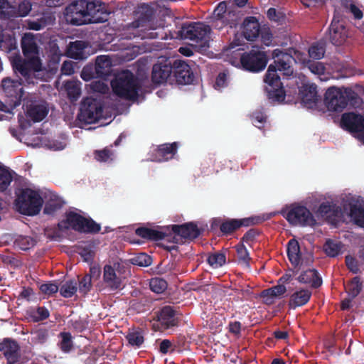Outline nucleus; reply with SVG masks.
Returning <instances> with one entry per match:
<instances>
[{"instance_id":"7","label":"nucleus","mask_w":364,"mask_h":364,"mask_svg":"<svg viewBox=\"0 0 364 364\" xmlns=\"http://www.w3.org/2000/svg\"><path fill=\"white\" fill-rule=\"evenodd\" d=\"M343 210L348 212L353 222L364 228V200L359 196L344 194L341 196Z\"/></svg>"},{"instance_id":"25","label":"nucleus","mask_w":364,"mask_h":364,"mask_svg":"<svg viewBox=\"0 0 364 364\" xmlns=\"http://www.w3.org/2000/svg\"><path fill=\"white\" fill-rule=\"evenodd\" d=\"M177 146L176 143L174 142L173 144H166L161 145L157 149H155L156 151V154L155 156L151 157L150 159L154 161H165L169 160L173 158L176 151Z\"/></svg>"},{"instance_id":"53","label":"nucleus","mask_w":364,"mask_h":364,"mask_svg":"<svg viewBox=\"0 0 364 364\" xmlns=\"http://www.w3.org/2000/svg\"><path fill=\"white\" fill-rule=\"evenodd\" d=\"M60 336L62 338L60 342V348L63 351L68 353L71 350L73 346L71 335L69 333H62Z\"/></svg>"},{"instance_id":"48","label":"nucleus","mask_w":364,"mask_h":364,"mask_svg":"<svg viewBox=\"0 0 364 364\" xmlns=\"http://www.w3.org/2000/svg\"><path fill=\"white\" fill-rule=\"evenodd\" d=\"M150 289L157 294L163 292L167 287V283L161 278H152L150 281Z\"/></svg>"},{"instance_id":"55","label":"nucleus","mask_w":364,"mask_h":364,"mask_svg":"<svg viewBox=\"0 0 364 364\" xmlns=\"http://www.w3.org/2000/svg\"><path fill=\"white\" fill-rule=\"evenodd\" d=\"M90 90L94 92L106 93L109 90L108 86L102 81L95 80L89 85Z\"/></svg>"},{"instance_id":"11","label":"nucleus","mask_w":364,"mask_h":364,"mask_svg":"<svg viewBox=\"0 0 364 364\" xmlns=\"http://www.w3.org/2000/svg\"><path fill=\"white\" fill-rule=\"evenodd\" d=\"M210 27L200 22H194L182 27V35L186 38L196 43H200V46L204 47L208 42V35L210 33Z\"/></svg>"},{"instance_id":"58","label":"nucleus","mask_w":364,"mask_h":364,"mask_svg":"<svg viewBox=\"0 0 364 364\" xmlns=\"http://www.w3.org/2000/svg\"><path fill=\"white\" fill-rule=\"evenodd\" d=\"M267 16L270 20L275 22H282L284 18V14L281 12L277 11V10L274 8H270L268 9Z\"/></svg>"},{"instance_id":"35","label":"nucleus","mask_w":364,"mask_h":364,"mask_svg":"<svg viewBox=\"0 0 364 364\" xmlns=\"http://www.w3.org/2000/svg\"><path fill=\"white\" fill-rule=\"evenodd\" d=\"M235 16V14H232L230 12H227V5L225 2L223 1L218 4L216 9L214 10V17L215 19V26H218L220 23H225L227 20L228 16Z\"/></svg>"},{"instance_id":"18","label":"nucleus","mask_w":364,"mask_h":364,"mask_svg":"<svg viewBox=\"0 0 364 364\" xmlns=\"http://www.w3.org/2000/svg\"><path fill=\"white\" fill-rule=\"evenodd\" d=\"M173 68V73L178 83L190 84L193 80V75L186 62L180 60H175Z\"/></svg>"},{"instance_id":"8","label":"nucleus","mask_w":364,"mask_h":364,"mask_svg":"<svg viewBox=\"0 0 364 364\" xmlns=\"http://www.w3.org/2000/svg\"><path fill=\"white\" fill-rule=\"evenodd\" d=\"M125 265L123 262H115L105 265L103 268V282L113 290L120 289L125 277Z\"/></svg>"},{"instance_id":"21","label":"nucleus","mask_w":364,"mask_h":364,"mask_svg":"<svg viewBox=\"0 0 364 364\" xmlns=\"http://www.w3.org/2000/svg\"><path fill=\"white\" fill-rule=\"evenodd\" d=\"M19 346L17 343L11 339H5L0 344V351H1L9 364H17L18 358Z\"/></svg>"},{"instance_id":"3","label":"nucleus","mask_w":364,"mask_h":364,"mask_svg":"<svg viewBox=\"0 0 364 364\" xmlns=\"http://www.w3.org/2000/svg\"><path fill=\"white\" fill-rule=\"evenodd\" d=\"M111 85L114 93L125 100L135 101L142 94L141 81L129 70L119 73Z\"/></svg>"},{"instance_id":"52","label":"nucleus","mask_w":364,"mask_h":364,"mask_svg":"<svg viewBox=\"0 0 364 364\" xmlns=\"http://www.w3.org/2000/svg\"><path fill=\"white\" fill-rule=\"evenodd\" d=\"M24 140L28 146L33 147L45 146L44 141H46V137L35 135L33 137L25 136Z\"/></svg>"},{"instance_id":"62","label":"nucleus","mask_w":364,"mask_h":364,"mask_svg":"<svg viewBox=\"0 0 364 364\" xmlns=\"http://www.w3.org/2000/svg\"><path fill=\"white\" fill-rule=\"evenodd\" d=\"M61 73L65 75H70L74 73V65L71 61H65L61 68Z\"/></svg>"},{"instance_id":"23","label":"nucleus","mask_w":364,"mask_h":364,"mask_svg":"<svg viewBox=\"0 0 364 364\" xmlns=\"http://www.w3.org/2000/svg\"><path fill=\"white\" fill-rule=\"evenodd\" d=\"M87 18V23H102L107 21L109 12L107 10L104 4L94 3V7L91 9Z\"/></svg>"},{"instance_id":"22","label":"nucleus","mask_w":364,"mask_h":364,"mask_svg":"<svg viewBox=\"0 0 364 364\" xmlns=\"http://www.w3.org/2000/svg\"><path fill=\"white\" fill-rule=\"evenodd\" d=\"M242 33L248 41H254L259 33V24L255 17L250 16L245 19L242 24Z\"/></svg>"},{"instance_id":"30","label":"nucleus","mask_w":364,"mask_h":364,"mask_svg":"<svg viewBox=\"0 0 364 364\" xmlns=\"http://www.w3.org/2000/svg\"><path fill=\"white\" fill-rule=\"evenodd\" d=\"M48 109L45 103L33 105L27 110L28 116L34 122L43 120L48 114Z\"/></svg>"},{"instance_id":"59","label":"nucleus","mask_w":364,"mask_h":364,"mask_svg":"<svg viewBox=\"0 0 364 364\" xmlns=\"http://www.w3.org/2000/svg\"><path fill=\"white\" fill-rule=\"evenodd\" d=\"M228 85L227 75L225 73H220L216 78L214 85L215 89L220 90Z\"/></svg>"},{"instance_id":"50","label":"nucleus","mask_w":364,"mask_h":364,"mask_svg":"<svg viewBox=\"0 0 364 364\" xmlns=\"http://www.w3.org/2000/svg\"><path fill=\"white\" fill-rule=\"evenodd\" d=\"M134 264L141 267H148L151 264V257L146 253H140L132 259Z\"/></svg>"},{"instance_id":"31","label":"nucleus","mask_w":364,"mask_h":364,"mask_svg":"<svg viewBox=\"0 0 364 364\" xmlns=\"http://www.w3.org/2000/svg\"><path fill=\"white\" fill-rule=\"evenodd\" d=\"M81 82L78 80L68 81L64 87L68 97L71 101H76L81 94Z\"/></svg>"},{"instance_id":"19","label":"nucleus","mask_w":364,"mask_h":364,"mask_svg":"<svg viewBox=\"0 0 364 364\" xmlns=\"http://www.w3.org/2000/svg\"><path fill=\"white\" fill-rule=\"evenodd\" d=\"M287 255L291 264L296 268L299 265L309 264L311 259H305L301 252L299 243L296 240H291L287 245Z\"/></svg>"},{"instance_id":"27","label":"nucleus","mask_w":364,"mask_h":364,"mask_svg":"<svg viewBox=\"0 0 364 364\" xmlns=\"http://www.w3.org/2000/svg\"><path fill=\"white\" fill-rule=\"evenodd\" d=\"M158 321L162 329H167L176 325L175 313L171 306L164 307L158 315Z\"/></svg>"},{"instance_id":"37","label":"nucleus","mask_w":364,"mask_h":364,"mask_svg":"<svg viewBox=\"0 0 364 364\" xmlns=\"http://www.w3.org/2000/svg\"><path fill=\"white\" fill-rule=\"evenodd\" d=\"M77 282L75 280H69L65 282L60 288V293L65 298L73 296L77 291Z\"/></svg>"},{"instance_id":"4","label":"nucleus","mask_w":364,"mask_h":364,"mask_svg":"<svg viewBox=\"0 0 364 364\" xmlns=\"http://www.w3.org/2000/svg\"><path fill=\"white\" fill-rule=\"evenodd\" d=\"M43 203L40 191L36 188H21L16 193L15 205L21 214L36 215L40 213Z\"/></svg>"},{"instance_id":"42","label":"nucleus","mask_w":364,"mask_h":364,"mask_svg":"<svg viewBox=\"0 0 364 364\" xmlns=\"http://www.w3.org/2000/svg\"><path fill=\"white\" fill-rule=\"evenodd\" d=\"M341 244L338 241L328 240L323 246L324 251L330 257H336L341 252Z\"/></svg>"},{"instance_id":"63","label":"nucleus","mask_w":364,"mask_h":364,"mask_svg":"<svg viewBox=\"0 0 364 364\" xmlns=\"http://www.w3.org/2000/svg\"><path fill=\"white\" fill-rule=\"evenodd\" d=\"M261 297L262 298L263 301L268 305L272 304L277 299L273 294H271L270 292L269 293V289L262 291Z\"/></svg>"},{"instance_id":"20","label":"nucleus","mask_w":364,"mask_h":364,"mask_svg":"<svg viewBox=\"0 0 364 364\" xmlns=\"http://www.w3.org/2000/svg\"><path fill=\"white\" fill-rule=\"evenodd\" d=\"M329 37L333 44L341 45L347 38V31L343 23L334 18L329 28Z\"/></svg>"},{"instance_id":"17","label":"nucleus","mask_w":364,"mask_h":364,"mask_svg":"<svg viewBox=\"0 0 364 364\" xmlns=\"http://www.w3.org/2000/svg\"><path fill=\"white\" fill-rule=\"evenodd\" d=\"M173 65L168 60H163L155 64L152 70V80L155 83L161 84L167 80L173 73Z\"/></svg>"},{"instance_id":"14","label":"nucleus","mask_w":364,"mask_h":364,"mask_svg":"<svg viewBox=\"0 0 364 364\" xmlns=\"http://www.w3.org/2000/svg\"><path fill=\"white\" fill-rule=\"evenodd\" d=\"M325 104L329 110L341 112L346 107L348 100L341 89L331 87L326 92Z\"/></svg>"},{"instance_id":"43","label":"nucleus","mask_w":364,"mask_h":364,"mask_svg":"<svg viewBox=\"0 0 364 364\" xmlns=\"http://www.w3.org/2000/svg\"><path fill=\"white\" fill-rule=\"evenodd\" d=\"M361 289L362 284L358 277H354L346 287L348 296L351 298H355L360 293Z\"/></svg>"},{"instance_id":"41","label":"nucleus","mask_w":364,"mask_h":364,"mask_svg":"<svg viewBox=\"0 0 364 364\" xmlns=\"http://www.w3.org/2000/svg\"><path fill=\"white\" fill-rule=\"evenodd\" d=\"M16 7L11 6L7 0H0V18L7 19L15 15Z\"/></svg>"},{"instance_id":"2","label":"nucleus","mask_w":364,"mask_h":364,"mask_svg":"<svg viewBox=\"0 0 364 364\" xmlns=\"http://www.w3.org/2000/svg\"><path fill=\"white\" fill-rule=\"evenodd\" d=\"M21 46L26 60L15 56L11 59V64L16 73H19L24 80L30 84L35 80L42 79L43 70L38 57V50L33 36L25 34L22 38Z\"/></svg>"},{"instance_id":"6","label":"nucleus","mask_w":364,"mask_h":364,"mask_svg":"<svg viewBox=\"0 0 364 364\" xmlns=\"http://www.w3.org/2000/svg\"><path fill=\"white\" fill-rule=\"evenodd\" d=\"M93 7L94 2H88L86 0L73 1L65 8L66 20L74 25L87 24V18Z\"/></svg>"},{"instance_id":"49","label":"nucleus","mask_w":364,"mask_h":364,"mask_svg":"<svg viewBox=\"0 0 364 364\" xmlns=\"http://www.w3.org/2000/svg\"><path fill=\"white\" fill-rule=\"evenodd\" d=\"M127 339L129 344L136 347H139L144 341L142 332L139 331H134L129 333Z\"/></svg>"},{"instance_id":"26","label":"nucleus","mask_w":364,"mask_h":364,"mask_svg":"<svg viewBox=\"0 0 364 364\" xmlns=\"http://www.w3.org/2000/svg\"><path fill=\"white\" fill-rule=\"evenodd\" d=\"M311 296V292L309 289H297L291 295L289 305L291 309L304 306L309 301Z\"/></svg>"},{"instance_id":"15","label":"nucleus","mask_w":364,"mask_h":364,"mask_svg":"<svg viewBox=\"0 0 364 364\" xmlns=\"http://www.w3.org/2000/svg\"><path fill=\"white\" fill-rule=\"evenodd\" d=\"M1 87L5 95L11 98L14 106H18L23 94L22 83L18 80L5 78L2 80Z\"/></svg>"},{"instance_id":"61","label":"nucleus","mask_w":364,"mask_h":364,"mask_svg":"<svg viewBox=\"0 0 364 364\" xmlns=\"http://www.w3.org/2000/svg\"><path fill=\"white\" fill-rule=\"evenodd\" d=\"M287 291V288L283 284H278L269 289V293L273 294L276 299L279 298Z\"/></svg>"},{"instance_id":"5","label":"nucleus","mask_w":364,"mask_h":364,"mask_svg":"<svg viewBox=\"0 0 364 364\" xmlns=\"http://www.w3.org/2000/svg\"><path fill=\"white\" fill-rule=\"evenodd\" d=\"M58 226L61 230L73 229L81 232H96L100 230L99 225L82 216L77 210L67 212L65 218L58 223Z\"/></svg>"},{"instance_id":"57","label":"nucleus","mask_w":364,"mask_h":364,"mask_svg":"<svg viewBox=\"0 0 364 364\" xmlns=\"http://www.w3.org/2000/svg\"><path fill=\"white\" fill-rule=\"evenodd\" d=\"M40 289L43 294L50 296L58 292L59 287L57 284L50 282L41 285Z\"/></svg>"},{"instance_id":"29","label":"nucleus","mask_w":364,"mask_h":364,"mask_svg":"<svg viewBox=\"0 0 364 364\" xmlns=\"http://www.w3.org/2000/svg\"><path fill=\"white\" fill-rule=\"evenodd\" d=\"M136 234L144 239L152 240H164L166 236L164 228L153 229L147 228H139L136 230Z\"/></svg>"},{"instance_id":"9","label":"nucleus","mask_w":364,"mask_h":364,"mask_svg":"<svg viewBox=\"0 0 364 364\" xmlns=\"http://www.w3.org/2000/svg\"><path fill=\"white\" fill-rule=\"evenodd\" d=\"M102 113L103 109L100 100L87 97L81 104L78 119L86 124H92L102 117Z\"/></svg>"},{"instance_id":"45","label":"nucleus","mask_w":364,"mask_h":364,"mask_svg":"<svg viewBox=\"0 0 364 364\" xmlns=\"http://www.w3.org/2000/svg\"><path fill=\"white\" fill-rule=\"evenodd\" d=\"M66 141L65 138H62L60 139H46L44 141L45 147L53 150V151H60L63 150L66 146Z\"/></svg>"},{"instance_id":"39","label":"nucleus","mask_w":364,"mask_h":364,"mask_svg":"<svg viewBox=\"0 0 364 364\" xmlns=\"http://www.w3.org/2000/svg\"><path fill=\"white\" fill-rule=\"evenodd\" d=\"M318 101V95L316 87L315 86H310L308 92L303 93L302 102L305 105L311 107L316 104Z\"/></svg>"},{"instance_id":"47","label":"nucleus","mask_w":364,"mask_h":364,"mask_svg":"<svg viewBox=\"0 0 364 364\" xmlns=\"http://www.w3.org/2000/svg\"><path fill=\"white\" fill-rule=\"evenodd\" d=\"M235 248L239 262L243 265L248 267L250 258L247 248L244 245H238Z\"/></svg>"},{"instance_id":"33","label":"nucleus","mask_w":364,"mask_h":364,"mask_svg":"<svg viewBox=\"0 0 364 364\" xmlns=\"http://www.w3.org/2000/svg\"><path fill=\"white\" fill-rule=\"evenodd\" d=\"M63 205V200L56 195L51 193L49 199L46 202L44 213L51 215L59 210Z\"/></svg>"},{"instance_id":"24","label":"nucleus","mask_w":364,"mask_h":364,"mask_svg":"<svg viewBox=\"0 0 364 364\" xmlns=\"http://www.w3.org/2000/svg\"><path fill=\"white\" fill-rule=\"evenodd\" d=\"M171 228L174 233L186 239L196 238L200 234L197 226L192 223L181 225H174Z\"/></svg>"},{"instance_id":"56","label":"nucleus","mask_w":364,"mask_h":364,"mask_svg":"<svg viewBox=\"0 0 364 364\" xmlns=\"http://www.w3.org/2000/svg\"><path fill=\"white\" fill-rule=\"evenodd\" d=\"M92 287L90 275H85L79 282V291L84 294H87Z\"/></svg>"},{"instance_id":"1","label":"nucleus","mask_w":364,"mask_h":364,"mask_svg":"<svg viewBox=\"0 0 364 364\" xmlns=\"http://www.w3.org/2000/svg\"><path fill=\"white\" fill-rule=\"evenodd\" d=\"M274 63L268 67L264 82L267 84L266 91L269 98L276 101L284 100V91L278 72L284 75L290 76L293 73L291 63L294 60L306 65L311 73L317 75L321 81L329 79V74L324 65L321 62H311L306 55L299 50L290 49L289 53H284L281 49H275L272 52Z\"/></svg>"},{"instance_id":"13","label":"nucleus","mask_w":364,"mask_h":364,"mask_svg":"<svg viewBox=\"0 0 364 364\" xmlns=\"http://www.w3.org/2000/svg\"><path fill=\"white\" fill-rule=\"evenodd\" d=\"M341 126L343 128L354 134L364 144V117L353 112L345 113L342 115Z\"/></svg>"},{"instance_id":"51","label":"nucleus","mask_w":364,"mask_h":364,"mask_svg":"<svg viewBox=\"0 0 364 364\" xmlns=\"http://www.w3.org/2000/svg\"><path fill=\"white\" fill-rule=\"evenodd\" d=\"M31 10V4L29 1H22L18 9L16 8L15 15L13 17H23L27 16Z\"/></svg>"},{"instance_id":"60","label":"nucleus","mask_w":364,"mask_h":364,"mask_svg":"<svg viewBox=\"0 0 364 364\" xmlns=\"http://www.w3.org/2000/svg\"><path fill=\"white\" fill-rule=\"evenodd\" d=\"M253 123L259 129H261L262 124L266 122V116L262 112H256L252 115Z\"/></svg>"},{"instance_id":"54","label":"nucleus","mask_w":364,"mask_h":364,"mask_svg":"<svg viewBox=\"0 0 364 364\" xmlns=\"http://www.w3.org/2000/svg\"><path fill=\"white\" fill-rule=\"evenodd\" d=\"M95 158L100 162H107L112 160V154L109 149H105L101 151H96Z\"/></svg>"},{"instance_id":"10","label":"nucleus","mask_w":364,"mask_h":364,"mask_svg":"<svg viewBox=\"0 0 364 364\" xmlns=\"http://www.w3.org/2000/svg\"><path fill=\"white\" fill-rule=\"evenodd\" d=\"M284 215L294 225L313 226L316 224L314 217L304 206L291 205L284 210Z\"/></svg>"},{"instance_id":"44","label":"nucleus","mask_w":364,"mask_h":364,"mask_svg":"<svg viewBox=\"0 0 364 364\" xmlns=\"http://www.w3.org/2000/svg\"><path fill=\"white\" fill-rule=\"evenodd\" d=\"M343 6L348 11H350L356 19H361L363 18L362 11L357 7L353 0H341Z\"/></svg>"},{"instance_id":"36","label":"nucleus","mask_w":364,"mask_h":364,"mask_svg":"<svg viewBox=\"0 0 364 364\" xmlns=\"http://www.w3.org/2000/svg\"><path fill=\"white\" fill-rule=\"evenodd\" d=\"M12 180L13 172L7 168L0 166V191L7 189Z\"/></svg>"},{"instance_id":"64","label":"nucleus","mask_w":364,"mask_h":364,"mask_svg":"<svg viewBox=\"0 0 364 364\" xmlns=\"http://www.w3.org/2000/svg\"><path fill=\"white\" fill-rule=\"evenodd\" d=\"M82 80L85 81H90L95 77L93 69L92 67H85L80 74Z\"/></svg>"},{"instance_id":"46","label":"nucleus","mask_w":364,"mask_h":364,"mask_svg":"<svg viewBox=\"0 0 364 364\" xmlns=\"http://www.w3.org/2000/svg\"><path fill=\"white\" fill-rule=\"evenodd\" d=\"M208 264L213 268H218L225 263V256L223 253H214L208 257Z\"/></svg>"},{"instance_id":"16","label":"nucleus","mask_w":364,"mask_h":364,"mask_svg":"<svg viewBox=\"0 0 364 364\" xmlns=\"http://www.w3.org/2000/svg\"><path fill=\"white\" fill-rule=\"evenodd\" d=\"M307 264L303 266L299 265L297 269L294 272V275L296 276V279L302 284H309L313 287H319L322 280L318 275L317 272L314 269H304Z\"/></svg>"},{"instance_id":"28","label":"nucleus","mask_w":364,"mask_h":364,"mask_svg":"<svg viewBox=\"0 0 364 364\" xmlns=\"http://www.w3.org/2000/svg\"><path fill=\"white\" fill-rule=\"evenodd\" d=\"M112 63L108 55L98 56L95 62V73L98 77L108 75L112 70Z\"/></svg>"},{"instance_id":"34","label":"nucleus","mask_w":364,"mask_h":364,"mask_svg":"<svg viewBox=\"0 0 364 364\" xmlns=\"http://www.w3.org/2000/svg\"><path fill=\"white\" fill-rule=\"evenodd\" d=\"M250 219L239 220H230L224 222L220 226V230L224 233H230L235 229L242 225H248Z\"/></svg>"},{"instance_id":"38","label":"nucleus","mask_w":364,"mask_h":364,"mask_svg":"<svg viewBox=\"0 0 364 364\" xmlns=\"http://www.w3.org/2000/svg\"><path fill=\"white\" fill-rule=\"evenodd\" d=\"M309 56L313 59H321L325 54L324 43L316 42L313 43L309 48Z\"/></svg>"},{"instance_id":"40","label":"nucleus","mask_w":364,"mask_h":364,"mask_svg":"<svg viewBox=\"0 0 364 364\" xmlns=\"http://www.w3.org/2000/svg\"><path fill=\"white\" fill-rule=\"evenodd\" d=\"M14 245L22 250H27L35 245V240L28 236L18 235L15 238Z\"/></svg>"},{"instance_id":"32","label":"nucleus","mask_w":364,"mask_h":364,"mask_svg":"<svg viewBox=\"0 0 364 364\" xmlns=\"http://www.w3.org/2000/svg\"><path fill=\"white\" fill-rule=\"evenodd\" d=\"M85 43L82 41H75L70 43L68 48V55L75 59H83L86 58L85 49Z\"/></svg>"},{"instance_id":"12","label":"nucleus","mask_w":364,"mask_h":364,"mask_svg":"<svg viewBox=\"0 0 364 364\" xmlns=\"http://www.w3.org/2000/svg\"><path fill=\"white\" fill-rule=\"evenodd\" d=\"M240 63L245 70L257 73L264 69L267 59L264 53L258 50H252L249 53L241 56Z\"/></svg>"}]
</instances>
